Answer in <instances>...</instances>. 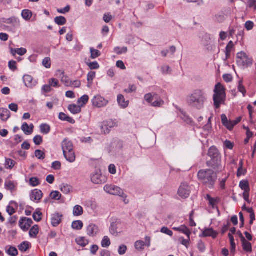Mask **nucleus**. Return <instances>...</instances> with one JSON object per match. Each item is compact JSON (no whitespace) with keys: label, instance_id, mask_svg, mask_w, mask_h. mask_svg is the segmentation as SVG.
Returning a JSON list of instances; mask_svg holds the SVG:
<instances>
[{"label":"nucleus","instance_id":"obj_46","mask_svg":"<svg viewBox=\"0 0 256 256\" xmlns=\"http://www.w3.org/2000/svg\"><path fill=\"white\" fill-rule=\"evenodd\" d=\"M101 244L102 247L103 248H108L110 244V238L108 236H104L101 242Z\"/></svg>","mask_w":256,"mask_h":256},{"label":"nucleus","instance_id":"obj_64","mask_svg":"<svg viewBox=\"0 0 256 256\" xmlns=\"http://www.w3.org/2000/svg\"><path fill=\"white\" fill-rule=\"evenodd\" d=\"M127 250V247L125 245H121L118 248V254L120 255L124 254Z\"/></svg>","mask_w":256,"mask_h":256},{"label":"nucleus","instance_id":"obj_11","mask_svg":"<svg viewBox=\"0 0 256 256\" xmlns=\"http://www.w3.org/2000/svg\"><path fill=\"white\" fill-rule=\"evenodd\" d=\"M190 193V188L186 183H182L178 190V194L182 198H188Z\"/></svg>","mask_w":256,"mask_h":256},{"label":"nucleus","instance_id":"obj_37","mask_svg":"<svg viewBox=\"0 0 256 256\" xmlns=\"http://www.w3.org/2000/svg\"><path fill=\"white\" fill-rule=\"evenodd\" d=\"M156 96H158V95L156 94L149 93L144 96V98L147 102L152 104L153 100H154Z\"/></svg>","mask_w":256,"mask_h":256},{"label":"nucleus","instance_id":"obj_57","mask_svg":"<svg viewBox=\"0 0 256 256\" xmlns=\"http://www.w3.org/2000/svg\"><path fill=\"white\" fill-rule=\"evenodd\" d=\"M35 156H36L40 160H43L45 158V154L44 153L39 150H37L35 151Z\"/></svg>","mask_w":256,"mask_h":256},{"label":"nucleus","instance_id":"obj_8","mask_svg":"<svg viewBox=\"0 0 256 256\" xmlns=\"http://www.w3.org/2000/svg\"><path fill=\"white\" fill-rule=\"evenodd\" d=\"M118 122L116 120H108L104 121L101 126V130L102 133L108 134L110 131V129L118 127Z\"/></svg>","mask_w":256,"mask_h":256},{"label":"nucleus","instance_id":"obj_43","mask_svg":"<svg viewBox=\"0 0 256 256\" xmlns=\"http://www.w3.org/2000/svg\"><path fill=\"white\" fill-rule=\"evenodd\" d=\"M14 202H10L9 205L6 206V210L10 216H12L13 214L16 212L15 208L12 206V204H15Z\"/></svg>","mask_w":256,"mask_h":256},{"label":"nucleus","instance_id":"obj_55","mask_svg":"<svg viewBox=\"0 0 256 256\" xmlns=\"http://www.w3.org/2000/svg\"><path fill=\"white\" fill-rule=\"evenodd\" d=\"M77 244L82 246H85L88 244V242L84 238H79L76 240Z\"/></svg>","mask_w":256,"mask_h":256},{"label":"nucleus","instance_id":"obj_63","mask_svg":"<svg viewBox=\"0 0 256 256\" xmlns=\"http://www.w3.org/2000/svg\"><path fill=\"white\" fill-rule=\"evenodd\" d=\"M15 164V162L11 159H6V166L10 168H12Z\"/></svg>","mask_w":256,"mask_h":256},{"label":"nucleus","instance_id":"obj_16","mask_svg":"<svg viewBox=\"0 0 256 256\" xmlns=\"http://www.w3.org/2000/svg\"><path fill=\"white\" fill-rule=\"evenodd\" d=\"M42 197V192L38 189L32 190L30 194V200L34 202H38Z\"/></svg>","mask_w":256,"mask_h":256},{"label":"nucleus","instance_id":"obj_61","mask_svg":"<svg viewBox=\"0 0 256 256\" xmlns=\"http://www.w3.org/2000/svg\"><path fill=\"white\" fill-rule=\"evenodd\" d=\"M160 232L170 236H172L173 234V232L172 230H169L168 228L164 226L161 228Z\"/></svg>","mask_w":256,"mask_h":256},{"label":"nucleus","instance_id":"obj_36","mask_svg":"<svg viewBox=\"0 0 256 256\" xmlns=\"http://www.w3.org/2000/svg\"><path fill=\"white\" fill-rule=\"evenodd\" d=\"M54 21L58 26H63L66 22V18L63 16L56 17L54 18Z\"/></svg>","mask_w":256,"mask_h":256},{"label":"nucleus","instance_id":"obj_27","mask_svg":"<svg viewBox=\"0 0 256 256\" xmlns=\"http://www.w3.org/2000/svg\"><path fill=\"white\" fill-rule=\"evenodd\" d=\"M32 16V12L29 10H22V18L26 21H28L30 20Z\"/></svg>","mask_w":256,"mask_h":256},{"label":"nucleus","instance_id":"obj_20","mask_svg":"<svg viewBox=\"0 0 256 256\" xmlns=\"http://www.w3.org/2000/svg\"><path fill=\"white\" fill-rule=\"evenodd\" d=\"M62 216L58 213H55L52 214L51 218L52 224L53 226H57L62 221Z\"/></svg>","mask_w":256,"mask_h":256},{"label":"nucleus","instance_id":"obj_60","mask_svg":"<svg viewBox=\"0 0 256 256\" xmlns=\"http://www.w3.org/2000/svg\"><path fill=\"white\" fill-rule=\"evenodd\" d=\"M62 164L60 162L55 161L52 164V168L55 170H59L61 168Z\"/></svg>","mask_w":256,"mask_h":256},{"label":"nucleus","instance_id":"obj_39","mask_svg":"<svg viewBox=\"0 0 256 256\" xmlns=\"http://www.w3.org/2000/svg\"><path fill=\"white\" fill-rule=\"evenodd\" d=\"M72 227L76 230H80L83 227V223L81 220H76L72 222Z\"/></svg>","mask_w":256,"mask_h":256},{"label":"nucleus","instance_id":"obj_25","mask_svg":"<svg viewBox=\"0 0 256 256\" xmlns=\"http://www.w3.org/2000/svg\"><path fill=\"white\" fill-rule=\"evenodd\" d=\"M81 106L79 105L78 106L75 104H70L68 106V110L72 114H76L80 113L81 112Z\"/></svg>","mask_w":256,"mask_h":256},{"label":"nucleus","instance_id":"obj_34","mask_svg":"<svg viewBox=\"0 0 256 256\" xmlns=\"http://www.w3.org/2000/svg\"><path fill=\"white\" fill-rule=\"evenodd\" d=\"M62 76L61 77V82L64 84L66 86L72 87V81L70 80L68 76L64 75V72L62 73Z\"/></svg>","mask_w":256,"mask_h":256},{"label":"nucleus","instance_id":"obj_6","mask_svg":"<svg viewBox=\"0 0 256 256\" xmlns=\"http://www.w3.org/2000/svg\"><path fill=\"white\" fill-rule=\"evenodd\" d=\"M236 64L239 66L248 68L252 64V58L248 56L244 52H240L237 54L236 56Z\"/></svg>","mask_w":256,"mask_h":256},{"label":"nucleus","instance_id":"obj_22","mask_svg":"<svg viewBox=\"0 0 256 256\" xmlns=\"http://www.w3.org/2000/svg\"><path fill=\"white\" fill-rule=\"evenodd\" d=\"M10 116V112L7 108H0V118L6 122Z\"/></svg>","mask_w":256,"mask_h":256},{"label":"nucleus","instance_id":"obj_29","mask_svg":"<svg viewBox=\"0 0 256 256\" xmlns=\"http://www.w3.org/2000/svg\"><path fill=\"white\" fill-rule=\"evenodd\" d=\"M60 190L64 194H68L72 190V187L68 184H63L60 186Z\"/></svg>","mask_w":256,"mask_h":256},{"label":"nucleus","instance_id":"obj_56","mask_svg":"<svg viewBox=\"0 0 256 256\" xmlns=\"http://www.w3.org/2000/svg\"><path fill=\"white\" fill-rule=\"evenodd\" d=\"M127 51H128V48L126 47H124L122 48H120L118 46V47H116L114 48V52L118 54H120L122 53H126L127 52Z\"/></svg>","mask_w":256,"mask_h":256},{"label":"nucleus","instance_id":"obj_51","mask_svg":"<svg viewBox=\"0 0 256 256\" xmlns=\"http://www.w3.org/2000/svg\"><path fill=\"white\" fill-rule=\"evenodd\" d=\"M248 212L250 214V224H252L254 221L255 220V214L252 208H249L248 209Z\"/></svg>","mask_w":256,"mask_h":256},{"label":"nucleus","instance_id":"obj_12","mask_svg":"<svg viewBox=\"0 0 256 256\" xmlns=\"http://www.w3.org/2000/svg\"><path fill=\"white\" fill-rule=\"evenodd\" d=\"M91 181L94 184H100L106 182V178L100 172H96L91 175Z\"/></svg>","mask_w":256,"mask_h":256},{"label":"nucleus","instance_id":"obj_1","mask_svg":"<svg viewBox=\"0 0 256 256\" xmlns=\"http://www.w3.org/2000/svg\"><path fill=\"white\" fill-rule=\"evenodd\" d=\"M208 100V95L204 89H196L194 90L187 98L189 106L196 110H202L204 108V104Z\"/></svg>","mask_w":256,"mask_h":256},{"label":"nucleus","instance_id":"obj_14","mask_svg":"<svg viewBox=\"0 0 256 256\" xmlns=\"http://www.w3.org/2000/svg\"><path fill=\"white\" fill-rule=\"evenodd\" d=\"M202 44L208 51H214L216 46L208 36H206L202 41Z\"/></svg>","mask_w":256,"mask_h":256},{"label":"nucleus","instance_id":"obj_50","mask_svg":"<svg viewBox=\"0 0 256 256\" xmlns=\"http://www.w3.org/2000/svg\"><path fill=\"white\" fill-rule=\"evenodd\" d=\"M96 77V72H94L91 71L89 72L87 76V80L88 81V84H91L92 80Z\"/></svg>","mask_w":256,"mask_h":256},{"label":"nucleus","instance_id":"obj_13","mask_svg":"<svg viewBox=\"0 0 256 256\" xmlns=\"http://www.w3.org/2000/svg\"><path fill=\"white\" fill-rule=\"evenodd\" d=\"M33 222L30 218H22L19 222L20 228L24 231L28 230L32 224Z\"/></svg>","mask_w":256,"mask_h":256},{"label":"nucleus","instance_id":"obj_53","mask_svg":"<svg viewBox=\"0 0 256 256\" xmlns=\"http://www.w3.org/2000/svg\"><path fill=\"white\" fill-rule=\"evenodd\" d=\"M42 65L46 68H50L51 66V60L50 58H45L42 60Z\"/></svg>","mask_w":256,"mask_h":256},{"label":"nucleus","instance_id":"obj_24","mask_svg":"<svg viewBox=\"0 0 256 256\" xmlns=\"http://www.w3.org/2000/svg\"><path fill=\"white\" fill-rule=\"evenodd\" d=\"M17 183L10 180H6L4 184L5 188L8 190L12 192L16 190Z\"/></svg>","mask_w":256,"mask_h":256},{"label":"nucleus","instance_id":"obj_59","mask_svg":"<svg viewBox=\"0 0 256 256\" xmlns=\"http://www.w3.org/2000/svg\"><path fill=\"white\" fill-rule=\"evenodd\" d=\"M34 142L37 146L40 145L42 142V136L40 135L35 136L34 138Z\"/></svg>","mask_w":256,"mask_h":256},{"label":"nucleus","instance_id":"obj_10","mask_svg":"<svg viewBox=\"0 0 256 256\" xmlns=\"http://www.w3.org/2000/svg\"><path fill=\"white\" fill-rule=\"evenodd\" d=\"M92 102L93 106L98 108L106 106L108 102V100L100 95L94 96Z\"/></svg>","mask_w":256,"mask_h":256},{"label":"nucleus","instance_id":"obj_2","mask_svg":"<svg viewBox=\"0 0 256 256\" xmlns=\"http://www.w3.org/2000/svg\"><path fill=\"white\" fill-rule=\"evenodd\" d=\"M199 181L206 187L214 188L217 180V174L211 169L200 170L198 173Z\"/></svg>","mask_w":256,"mask_h":256},{"label":"nucleus","instance_id":"obj_45","mask_svg":"<svg viewBox=\"0 0 256 256\" xmlns=\"http://www.w3.org/2000/svg\"><path fill=\"white\" fill-rule=\"evenodd\" d=\"M8 24H12L14 26H18L20 24V22L19 20L15 17H12L7 20Z\"/></svg>","mask_w":256,"mask_h":256},{"label":"nucleus","instance_id":"obj_17","mask_svg":"<svg viewBox=\"0 0 256 256\" xmlns=\"http://www.w3.org/2000/svg\"><path fill=\"white\" fill-rule=\"evenodd\" d=\"M23 81L25 86L28 88H32L36 84V82L34 80L32 77L30 75H24L23 76Z\"/></svg>","mask_w":256,"mask_h":256},{"label":"nucleus","instance_id":"obj_47","mask_svg":"<svg viewBox=\"0 0 256 256\" xmlns=\"http://www.w3.org/2000/svg\"><path fill=\"white\" fill-rule=\"evenodd\" d=\"M50 196L52 200H59L61 198L62 194L58 191H53L50 193Z\"/></svg>","mask_w":256,"mask_h":256},{"label":"nucleus","instance_id":"obj_54","mask_svg":"<svg viewBox=\"0 0 256 256\" xmlns=\"http://www.w3.org/2000/svg\"><path fill=\"white\" fill-rule=\"evenodd\" d=\"M30 184L32 186H38L40 184V180L36 177H32L30 179Z\"/></svg>","mask_w":256,"mask_h":256},{"label":"nucleus","instance_id":"obj_7","mask_svg":"<svg viewBox=\"0 0 256 256\" xmlns=\"http://www.w3.org/2000/svg\"><path fill=\"white\" fill-rule=\"evenodd\" d=\"M104 190L106 193L112 195L118 196L123 198L127 197L121 188L114 185L106 184L104 186Z\"/></svg>","mask_w":256,"mask_h":256},{"label":"nucleus","instance_id":"obj_32","mask_svg":"<svg viewBox=\"0 0 256 256\" xmlns=\"http://www.w3.org/2000/svg\"><path fill=\"white\" fill-rule=\"evenodd\" d=\"M40 132L44 134H48L50 131V126L46 124H42L40 126Z\"/></svg>","mask_w":256,"mask_h":256},{"label":"nucleus","instance_id":"obj_3","mask_svg":"<svg viewBox=\"0 0 256 256\" xmlns=\"http://www.w3.org/2000/svg\"><path fill=\"white\" fill-rule=\"evenodd\" d=\"M214 92V94L212 96L214 106L215 108L218 109L222 104L225 103L226 100V89L219 82L216 84Z\"/></svg>","mask_w":256,"mask_h":256},{"label":"nucleus","instance_id":"obj_58","mask_svg":"<svg viewBox=\"0 0 256 256\" xmlns=\"http://www.w3.org/2000/svg\"><path fill=\"white\" fill-rule=\"evenodd\" d=\"M87 64L91 70H96L100 68V65L96 62L88 63Z\"/></svg>","mask_w":256,"mask_h":256},{"label":"nucleus","instance_id":"obj_40","mask_svg":"<svg viewBox=\"0 0 256 256\" xmlns=\"http://www.w3.org/2000/svg\"><path fill=\"white\" fill-rule=\"evenodd\" d=\"M22 130L24 132V134L30 135L32 134V130L29 128L28 124L26 122H24L22 126Z\"/></svg>","mask_w":256,"mask_h":256},{"label":"nucleus","instance_id":"obj_62","mask_svg":"<svg viewBox=\"0 0 256 256\" xmlns=\"http://www.w3.org/2000/svg\"><path fill=\"white\" fill-rule=\"evenodd\" d=\"M50 86L53 87H58V81L56 78H52L49 80L48 82Z\"/></svg>","mask_w":256,"mask_h":256},{"label":"nucleus","instance_id":"obj_42","mask_svg":"<svg viewBox=\"0 0 256 256\" xmlns=\"http://www.w3.org/2000/svg\"><path fill=\"white\" fill-rule=\"evenodd\" d=\"M206 199L208 200L209 204L212 208H217V200L216 199L212 198L209 194L206 195Z\"/></svg>","mask_w":256,"mask_h":256},{"label":"nucleus","instance_id":"obj_19","mask_svg":"<svg viewBox=\"0 0 256 256\" xmlns=\"http://www.w3.org/2000/svg\"><path fill=\"white\" fill-rule=\"evenodd\" d=\"M240 236L241 238L243 250L246 252H252V247L251 244L245 239L240 232Z\"/></svg>","mask_w":256,"mask_h":256},{"label":"nucleus","instance_id":"obj_35","mask_svg":"<svg viewBox=\"0 0 256 256\" xmlns=\"http://www.w3.org/2000/svg\"><path fill=\"white\" fill-rule=\"evenodd\" d=\"M30 244L29 242L25 241L20 244L18 246V248L20 251L24 252H26L30 248Z\"/></svg>","mask_w":256,"mask_h":256},{"label":"nucleus","instance_id":"obj_49","mask_svg":"<svg viewBox=\"0 0 256 256\" xmlns=\"http://www.w3.org/2000/svg\"><path fill=\"white\" fill-rule=\"evenodd\" d=\"M238 90L244 96H245L246 91L244 86H243L242 80H240L238 82Z\"/></svg>","mask_w":256,"mask_h":256},{"label":"nucleus","instance_id":"obj_15","mask_svg":"<svg viewBox=\"0 0 256 256\" xmlns=\"http://www.w3.org/2000/svg\"><path fill=\"white\" fill-rule=\"evenodd\" d=\"M99 231L98 227L94 224H90L86 229L88 235L92 237L96 236L98 234Z\"/></svg>","mask_w":256,"mask_h":256},{"label":"nucleus","instance_id":"obj_5","mask_svg":"<svg viewBox=\"0 0 256 256\" xmlns=\"http://www.w3.org/2000/svg\"><path fill=\"white\" fill-rule=\"evenodd\" d=\"M208 154L211 158V160L208 162V164L214 168H218L221 162V156L218 150L215 146H212L209 148Z\"/></svg>","mask_w":256,"mask_h":256},{"label":"nucleus","instance_id":"obj_9","mask_svg":"<svg viewBox=\"0 0 256 256\" xmlns=\"http://www.w3.org/2000/svg\"><path fill=\"white\" fill-rule=\"evenodd\" d=\"M221 118L222 124L230 130L242 120L241 117H238L234 120H228L225 114H222Z\"/></svg>","mask_w":256,"mask_h":256},{"label":"nucleus","instance_id":"obj_21","mask_svg":"<svg viewBox=\"0 0 256 256\" xmlns=\"http://www.w3.org/2000/svg\"><path fill=\"white\" fill-rule=\"evenodd\" d=\"M172 229L176 231L179 232L186 234L188 238H190L191 232L190 230L184 225H182L179 227H174Z\"/></svg>","mask_w":256,"mask_h":256},{"label":"nucleus","instance_id":"obj_44","mask_svg":"<svg viewBox=\"0 0 256 256\" xmlns=\"http://www.w3.org/2000/svg\"><path fill=\"white\" fill-rule=\"evenodd\" d=\"M90 52L91 54L90 58L92 59H95L98 57L101 53L100 52L92 48H90Z\"/></svg>","mask_w":256,"mask_h":256},{"label":"nucleus","instance_id":"obj_31","mask_svg":"<svg viewBox=\"0 0 256 256\" xmlns=\"http://www.w3.org/2000/svg\"><path fill=\"white\" fill-rule=\"evenodd\" d=\"M89 100V97L88 95L84 94L82 96L81 98H80L78 100V104L81 106H85L88 102Z\"/></svg>","mask_w":256,"mask_h":256},{"label":"nucleus","instance_id":"obj_28","mask_svg":"<svg viewBox=\"0 0 256 256\" xmlns=\"http://www.w3.org/2000/svg\"><path fill=\"white\" fill-rule=\"evenodd\" d=\"M234 46V44L232 41H230L227 44L225 52L226 59H228L230 58V52L232 51Z\"/></svg>","mask_w":256,"mask_h":256},{"label":"nucleus","instance_id":"obj_23","mask_svg":"<svg viewBox=\"0 0 256 256\" xmlns=\"http://www.w3.org/2000/svg\"><path fill=\"white\" fill-rule=\"evenodd\" d=\"M118 102L120 108H125L128 106L129 101L126 100L124 96L122 94H118L117 98Z\"/></svg>","mask_w":256,"mask_h":256},{"label":"nucleus","instance_id":"obj_52","mask_svg":"<svg viewBox=\"0 0 256 256\" xmlns=\"http://www.w3.org/2000/svg\"><path fill=\"white\" fill-rule=\"evenodd\" d=\"M145 243L142 240H138L135 242V248L138 250H142L144 248Z\"/></svg>","mask_w":256,"mask_h":256},{"label":"nucleus","instance_id":"obj_4","mask_svg":"<svg viewBox=\"0 0 256 256\" xmlns=\"http://www.w3.org/2000/svg\"><path fill=\"white\" fill-rule=\"evenodd\" d=\"M63 154L67 161L72 163L76 160V155L74 151V146L68 139L65 138L62 142Z\"/></svg>","mask_w":256,"mask_h":256},{"label":"nucleus","instance_id":"obj_41","mask_svg":"<svg viewBox=\"0 0 256 256\" xmlns=\"http://www.w3.org/2000/svg\"><path fill=\"white\" fill-rule=\"evenodd\" d=\"M154 99L156 100L152 103V106L154 107H160L164 104V101L160 98H158V96H156Z\"/></svg>","mask_w":256,"mask_h":256},{"label":"nucleus","instance_id":"obj_30","mask_svg":"<svg viewBox=\"0 0 256 256\" xmlns=\"http://www.w3.org/2000/svg\"><path fill=\"white\" fill-rule=\"evenodd\" d=\"M39 232V228L38 225L34 226L30 229L29 232L30 236L32 238H36L37 234Z\"/></svg>","mask_w":256,"mask_h":256},{"label":"nucleus","instance_id":"obj_38","mask_svg":"<svg viewBox=\"0 0 256 256\" xmlns=\"http://www.w3.org/2000/svg\"><path fill=\"white\" fill-rule=\"evenodd\" d=\"M83 214V208H82L79 206H76L73 209V214L74 216H81Z\"/></svg>","mask_w":256,"mask_h":256},{"label":"nucleus","instance_id":"obj_48","mask_svg":"<svg viewBox=\"0 0 256 256\" xmlns=\"http://www.w3.org/2000/svg\"><path fill=\"white\" fill-rule=\"evenodd\" d=\"M42 213L39 210L36 211L33 214V215H32L34 220L37 222L40 221V220H42Z\"/></svg>","mask_w":256,"mask_h":256},{"label":"nucleus","instance_id":"obj_26","mask_svg":"<svg viewBox=\"0 0 256 256\" xmlns=\"http://www.w3.org/2000/svg\"><path fill=\"white\" fill-rule=\"evenodd\" d=\"M239 186L240 188L244 191V192L250 191V184L247 180H241L240 182Z\"/></svg>","mask_w":256,"mask_h":256},{"label":"nucleus","instance_id":"obj_18","mask_svg":"<svg viewBox=\"0 0 256 256\" xmlns=\"http://www.w3.org/2000/svg\"><path fill=\"white\" fill-rule=\"evenodd\" d=\"M218 232L214 231L212 228H205L202 231V234L200 236L208 237L210 236L213 238H216Z\"/></svg>","mask_w":256,"mask_h":256},{"label":"nucleus","instance_id":"obj_33","mask_svg":"<svg viewBox=\"0 0 256 256\" xmlns=\"http://www.w3.org/2000/svg\"><path fill=\"white\" fill-rule=\"evenodd\" d=\"M8 246L6 247L8 248ZM6 253L10 256H16L18 254V251L17 249L12 246H8V248L6 249Z\"/></svg>","mask_w":256,"mask_h":256}]
</instances>
